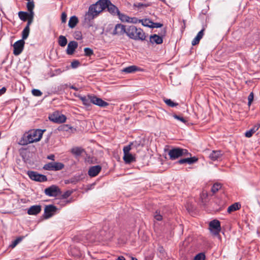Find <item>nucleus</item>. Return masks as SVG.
<instances>
[{
	"label": "nucleus",
	"instance_id": "1",
	"mask_svg": "<svg viewBox=\"0 0 260 260\" xmlns=\"http://www.w3.org/2000/svg\"><path fill=\"white\" fill-rule=\"evenodd\" d=\"M109 4H111L110 0H99L95 4L90 5L84 16L85 21L89 23L101 12L107 9Z\"/></svg>",
	"mask_w": 260,
	"mask_h": 260
},
{
	"label": "nucleus",
	"instance_id": "2",
	"mask_svg": "<svg viewBox=\"0 0 260 260\" xmlns=\"http://www.w3.org/2000/svg\"><path fill=\"white\" fill-rule=\"evenodd\" d=\"M45 131V129H38L25 134L20 140L19 144L21 145H26L33 142H38L42 138L43 133Z\"/></svg>",
	"mask_w": 260,
	"mask_h": 260
},
{
	"label": "nucleus",
	"instance_id": "3",
	"mask_svg": "<svg viewBox=\"0 0 260 260\" xmlns=\"http://www.w3.org/2000/svg\"><path fill=\"white\" fill-rule=\"evenodd\" d=\"M131 39L144 41L146 39V36L141 28H137L135 26H131Z\"/></svg>",
	"mask_w": 260,
	"mask_h": 260
},
{
	"label": "nucleus",
	"instance_id": "4",
	"mask_svg": "<svg viewBox=\"0 0 260 260\" xmlns=\"http://www.w3.org/2000/svg\"><path fill=\"white\" fill-rule=\"evenodd\" d=\"M166 28H164L161 30L160 32L159 33V35L156 34H154L151 35L149 38V42L152 44H154V43L156 44H161L163 42V37L165 36L166 35Z\"/></svg>",
	"mask_w": 260,
	"mask_h": 260
},
{
	"label": "nucleus",
	"instance_id": "5",
	"mask_svg": "<svg viewBox=\"0 0 260 260\" xmlns=\"http://www.w3.org/2000/svg\"><path fill=\"white\" fill-rule=\"evenodd\" d=\"M64 167V165L60 162H50L45 164L43 169L47 171H57L63 169Z\"/></svg>",
	"mask_w": 260,
	"mask_h": 260
},
{
	"label": "nucleus",
	"instance_id": "6",
	"mask_svg": "<svg viewBox=\"0 0 260 260\" xmlns=\"http://www.w3.org/2000/svg\"><path fill=\"white\" fill-rule=\"evenodd\" d=\"M209 229L213 235H218L221 230L220 222L217 219L212 220L209 222Z\"/></svg>",
	"mask_w": 260,
	"mask_h": 260
},
{
	"label": "nucleus",
	"instance_id": "7",
	"mask_svg": "<svg viewBox=\"0 0 260 260\" xmlns=\"http://www.w3.org/2000/svg\"><path fill=\"white\" fill-rule=\"evenodd\" d=\"M44 193L49 197H57L61 195V191L59 187L56 185H52L44 190Z\"/></svg>",
	"mask_w": 260,
	"mask_h": 260
},
{
	"label": "nucleus",
	"instance_id": "8",
	"mask_svg": "<svg viewBox=\"0 0 260 260\" xmlns=\"http://www.w3.org/2000/svg\"><path fill=\"white\" fill-rule=\"evenodd\" d=\"M27 174L30 179L36 181L43 182L47 180L46 176L39 174L37 172L28 171Z\"/></svg>",
	"mask_w": 260,
	"mask_h": 260
},
{
	"label": "nucleus",
	"instance_id": "9",
	"mask_svg": "<svg viewBox=\"0 0 260 260\" xmlns=\"http://www.w3.org/2000/svg\"><path fill=\"white\" fill-rule=\"evenodd\" d=\"M49 119L54 123H61L64 122L67 118L65 115L55 112L49 116Z\"/></svg>",
	"mask_w": 260,
	"mask_h": 260
},
{
	"label": "nucleus",
	"instance_id": "10",
	"mask_svg": "<svg viewBox=\"0 0 260 260\" xmlns=\"http://www.w3.org/2000/svg\"><path fill=\"white\" fill-rule=\"evenodd\" d=\"M58 209L53 205H46L44 209L43 216L45 219L51 217L57 211Z\"/></svg>",
	"mask_w": 260,
	"mask_h": 260
},
{
	"label": "nucleus",
	"instance_id": "11",
	"mask_svg": "<svg viewBox=\"0 0 260 260\" xmlns=\"http://www.w3.org/2000/svg\"><path fill=\"white\" fill-rule=\"evenodd\" d=\"M25 42L23 40H20L16 41L13 45V54L16 55H19L23 51Z\"/></svg>",
	"mask_w": 260,
	"mask_h": 260
},
{
	"label": "nucleus",
	"instance_id": "12",
	"mask_svg": "<svg viewBox=\"0 0 260 260\" xmlns=\"http://www.w3.org/2000/svg\"><path fill=\"white\" fill-rule=\"evenodd\" d=\"M126 29L125 26L121 24H117L113 30V35H121L126 34V35L130 37V33Z\"/></svg>",
	"mask_w": 260,
	"mask_h": 260
},
{
	"label": "nucleus",
	"instance_id": "13",
	"mask_svg": "<svg viewBox=\"0 0 260 260\" xmlns=\"http://www.w3.org/2000/svg\"><path fill=\"white\" fill-rule=\"evenodd\" d=\"M91 103L100 106L101 107H106L109 105V103L103 101L102 99L98 98L96 96L91 94L90 97Z\"/></svg>",
	"mask_w": 260,
	"mask_h": 260
},
{
	"label": "nucleus",
	"instance_id": "14",
	"mask_svg": "<svg viewBox=\"0 0 260 260\" xmlns=\"http://www.w3.org/2000/svg\"><path fill=\"white\" fill-rule=\"evenodd\" d=\"M168 155L171 160H175L182 156L181 154L180 148L176 147L169 150Z\"/></svg>",
	"mask_w": 260,
	"mask_h": 260
},
{
	"label": "nucleus",
	"instance_id": "15",
	"mask_svg": "<svg viewBox=\"0 0 260 260\" xmlns=\"http://www.w3.org/2000/svg\"><path fill=\"white\" fill-rule=\"evenodd\" d=\"M223 153L221 150H213L209 154V158L212 161L219 160L222 159Z\"/></svg>",
	"mask_w": 260,
	"mask_h": 260
},
{
	"label": "nucleus",
	"instance_id": "16",
	"mask_svg": "<svg viewBox=\"0 0 260 260\" xmlns=\"http://www.w3.org/2000/svg\"><path fill=\"white\" fill-rule=\"evenodd\" d=\"M101 170L102 167L99 165L92 166L89 169L88 174L91 177H95L98 175Z\"/></svg>",
	"mask_w": 260,
	"mask_h": 260
},
{
	"label": "nucleus",
	"instance_id": "17",
	"mask_svg": "<svg viewBox=\"0 0 260 260\" xmlns=\"http://www.w3.org/2000/svg\"><path fill=\"white\" fill-rule=\"evenodd\" d=\"M198 160V158L196 156L190 157L185 158H182L176 162L177 164H188L189 165L193 164Z\"/></svg>",
	"mask_w": 260,
	"mask_h": 260
},
{
	"label": "nucleus",
	"instance_id": "18",
	"mask_svg": "<svg viewBox=\"0 0 260 260\" xmlns=\"http://www.w3.org/2000/svg\"><path fill=\"white\" fill-rule=\"evenodd\" d=\"M78 47V43L75 41H71L68 44L66 50L67 54L72 55L74 53L76 49Z\"/></svg>",
	"mask_w": 260,
	"mask_h": 260
},
{
	"label": "nucleus",
	"instance_id": "19",
	"mask_svg": "<svg viewBox=\"0 0 260 260\" xmlns=\"http://www.w3.org/2000/svg\"><path fill=\"white\" fill-rule=\"evenodd\" d=\"M123 159L126 164H130V144L124 147Z\"/></svg>",
	"mask_w": 260,
	"mask_h": 260
},
{
	"label": "nucleus",
	"instance_id": "20",
	"mask_svg": "<svg viewBox=\"0 0 260 260\" xmlns=\"http://www.w3.org/2000/svg\"><path fill=\"white\" fill-rule=\"evenodd\" d=\"M41 211V206L34 205L31 206L27 210V214L29 215H36Z\"/></svg>",
	"mask_w": 260,
	"mask_h": 260
},
{
	"label": "nucleus",
	"instance_id": "21",
	"mask_svg": "<svg viewBox=\"0 0 260 260\" xmlns=\"http://www.w3.org/2000/svg\"><path fill=\"white\" fill-rule=\"evenodd\" d=\"M260 128V122L256 124L252 128L245 133V136L247 138H250Z\"/></svg>",
	"mask_w": 260,
	"mask_h": 260
},
{
	"label": "nucleus",
	"instance_id": "22",
	"mask_svg": "<svg viewBox=\"0 0 260 260\" xmlns=\"http://www.w3.org/2000/svg\"><path fill=\"white\" fill-rule=\"evenodd\" d=\"M144 142V140L141 137H138L134 141L131 140V149L134 147H137L139 146H143Z\"/></svg>",
	"mask_w": 260,
	"mask_h": 260
},
{
	"label": "nucleus",
	"instance_id": "23",
	"mask_svg": "<svg viewBox=\"0 0 260 260\" xmlns=\"http://www.w3.org/2000/svg\"><path fill=\"white\" fill-rule=\"evenodd\" d=\"M91 94H88L87 96H82L80 100L82 102L83 104L87 108H89L91 106V101L90 97Z\"/></svg>",
	"mask_w": 260,
	"mask_h": 260
},
{
	"label": "nucleus",
	"instance_id": "24",
	"mask_svg": "<svg viewBox=\"0 0 260 260\" xmlns=\"http://www.w3.org/2000/svg\"><path fill=\"white\" fill-rule=\"evenodd\" d=\"M204 30H205V29L203 28L198 33L196 37L192 41L191 44L192 46H194L199 43L200 41L203 38V37L204 36Z\"/></svg>",
	"mask_w": 260,
	"mask_h": 260
},
{
	"label": "nucleus",
	"instance_id": "25",
	"mask_svg": "<svg viewBox=\"0 0 260 260\" xmlns=\"http://www.w3.org/2000/svg\"><path fill=\"white\" fill-rule=\"evenodd\" d=\"M107 11L113 15H117L118 13L120 12L117 7L112 4L111 2V4H109L107 8Z\"/></svg>",
	"mask_w": 260,
	"mask_h": 260
},
{
	"label": "nucleus",
	"instance_id": "26",
	"mask_svg": "<svg viewBox=\"0 0 260 260\" xmlns=\"http://www.w3.org/2000/svg\"><path fill=\"white\" fill-rule=\"evenodd\" d=\"M79 20L77 17H76V16H73L71 17L70 18L68 23V25L70 28H73L76 26Z\"/></svg>",
	"mask_w": 260,
	"mask_h": 260
},
{
	"label": "nucleus",
	"instance_id": "27",
	"mask_svg": "<svg viewBox=\"0 0 260 260\" xmlns=\"http://www.w3.org/2000/svg\"><path fill=\"white\" fill-rule=\"evenodd\" d=\"M241 207V204L239 203H235L232 205H230L227 210V212L229 213H231L232 212L239 210Z\"/></svg>",
	"mask_w": 260,
	"mask_h": 260
},
{
	"label": "nucleus",
	"instance_id": "28",
	"mask_svg": "<svg viewBox=\"0 0 260 260\" xmlns=\"http://www.w3.org/2000/svg\"><path fill=\"white\" fill-rule=\"evenodd\" d=\"M150 6L149 4H145L141 3H135L133 5V9L136 11H141Z\"/></svg>",
	"mask_w": 260,
	"mask_h": 260
},
{
	"label": "nucleus",
	"instance_id": "29",
	"mask_svg": "<svg viewBox=\"0 0 260 260\" xmlns=\"http://www.w3.org/2000/svg\"><path fill=\"white\" fill-rule=\"evenodd\" d=\"M71 151L75 156H79L84 151V150L81 147H75L73 148Z\"/></svg>",
	"mask_w": 260,
	"mask_h": 260
},
{
	"label": "nucleus",
	"instance_id": "30",
	"mask_svg": "<svg viewBox=\"0 0 260 260\" xmlns=\"http://www.w3.org/2000/svg\"><path fill=\"white\" fill-rule=\"evenodd\" d=\"M58 43L61 47H64L67 44L68 40L64 36L61 35L58 37Z\"/></svg>",
	"mask_w": 260,
	"mask_h": 260
},
{
	"label": "nucleus",
	"instance_id": "31",
	"mask_svg": "<svg viewBox=\"0 0 260 260\" xmlns=\"http://www.w3.org/2000/svg\"><path fill=\"white\" fill-rule=\"evenodd\" d=\"M30 31L29 26H26L22 32V39L23 41L26 40L29 35Z\"/></svg>",
	"mask_w": 260,
	"mask_h": 260
},
{
	"label": "nucleus",
	"instance_id": "32",
	"mask_svg": "<svg viewBox=\"0 0 260 260\" xmlns=\"http://www.w3.org/2000/svg\"><path fill=\"white\" fill-rule=\"evenodd\" d=\"M71 202V200L61 199V198L59 200L56 199L55 201V203L56 204H58L60 205V206L63 207L66 206L67 204H69Z\"/></svg>",
	"mask_w": 260,
	"mask_h": 260
},
{
	"label": "nucleus",
	"instance_id": "33",
	"mask_svg": "<svg viewBox=\"0 0 260 260\" xmlns=\"http://www.w3.org/2000/svg\"><path fill=\"white\" fill-rule=\"evenodd\" d=\"M140 21H141L142 24L143 26L148 27L149 28H151V25H152V23L153 21L151 19H142V20H140Z\"/></svg>",
	"mask_w": 260,
	"mask_h": 260
},
{
	"label": "nucleus",
	"instance_id": "34",
	"mask_svg": "<svg viewBox=\"0 0 260 260\" xmlns=\"http://www.w3.org/2000/svg\"><path fill=\"white\" fill-rule=\"evenodd\" d=\"M221 184L219 183H215L213 185L211 190L213 193H215L221 188Z\"/></svg>",
	"mask_w": 260,
	"mask_h": 260
},
{
	"label": "nucleus",
	"instance_id": "35",
	"mask_svg": "<svg viewBox=\"0 0 260 260\" xmlns=\"http://www.w3.org/2000/svg\"><path fill=\"white\" fill-rule=\"evenodd\" d=\"M164 101L166 105L170 107H174L178 105V103L174 102L171 99H164Z\"/></svg>",
	"mask_w": 260,
	"mask_h": 260
},
{
	"label": "nucleus",
	"instance_id": "36",
	"mask_svg": "<svg viewBox=\"0 0 260 260\" xmlns=\"http://www.w3.org/2000/svg\"><path fill=\"white\" fill-rule=\"evenodd\" d=\"M19 18L23 21H26L27 20V17L28 12L24 11H20L18 12Z\"/></svg>",
	"mask_w": 260,
	"mask_h": 260
},
{
	"label": "nucleus",
	"instance_id": "37",
	"mask_svg": "<svg viewBox=\"0 0 260 260\" xmlns=\"http://www.w3.org/2000/svg\"><path fill=\"white\" fill-rule=\"evenodd\" d=\"M26 7L28 11V13H34V9L35 7V4L33 1H28V2L27 3Z\"/></svg>",
	"mask_w": 260,
	"mask_h": 260
},
{
	"label": "nucleus",
	"instance_id": "38",
	"mask_svg": "<svg viewBox=\"0 0 260 260\" xmlns=\"http://www.w3.org/2000/svg\"><path fill=\"white\" fill-rule=\"evenodd\" d=\"M34 15H35L34 13H31V12L28 13L27 17V22L26 26H29L31 25V24L32 23Z\"/></svg>",
	"mask_w": 260,
	"mask_h": 260
},
{
	"label": "nucleus",
	"instance_id": "39",
	"mask_svg": "<svg viewBox=\"0 0 260 260\" xmlns=\"http://www.w3.org/2000/svg\"><path fill=\"white\" fill-rule=\"evenodd\" d=\"M117 15L118 16L119 18L122 22H129V20L130 17L128 16L124 15L123 14L121 13L120 12L118 13Z\"/></svg>",
	"mask_w": 260,
	"mask_h": 260
},
{
	"label": "nucleus",
	"instance_id": "40",
	"mask_svg": "<svg viewBox=\"0 0 260 260\" xmlns=\"http://www.w3.org/2000/svg\"><path fill=\"white\" fill-rule=\"evenodd\" d=\"M24 238L23 236H20L17 237L14 241H13L12 244L10 245V246L12 248L15 247L19 243H20Z\"/></svg>",
	"mask_w": 260,
	"mask_h": 260
},
{
	"label": "nucleus",
	"instance_id": "41",
	"mask_svg": "<svg viewBox=\"0 0 260 260\" xmlns=\"http://www.w3.org/2000/svg\"><path fill=\"white\" fill-rule=\"evenodd\" d=\"M173 117L175 119L180 121L181 122H182L183 123L186 124L187 122V120H186L185 118H184L183 117H182L181 115H178L177 114H174L173 115Z\"/></svg>",
	"mask_w": 260,
	"mask_h": 260
},
{
	"label": "nucleus",
	"instance_id": "42",
	"mask_svg": "<svg viewBox=\"0 0 260 260\" xmlns=\"http://www.w3.org/2000/svg\"><path fill=\"white\" fill-rule=\"evenodd\" d=\"M206 256L204 253L201 252L197 254L194 257L193 260H205Z\"/></svg>",
	"mask_w": 260,
	"mask_h": 260
},
{
	"label": "nucleus",
	"instance_id": "43",
	"mask_svg": "<svg viewBox=\"0 0 260 260\" xmlns=\"http://www.w3.org/2000/svg\"><path fill=\"white\" fill-rule=\"evenodd\" d=\"M72 127L68 124H63L58 127V129L60 131H68Z\"/></svg>",
	"mask_w": 260,
	"mask_h": 260
},
{
	"label": "nucleus",
	"instance_id": "44",
	"mask_svg": "<svg viewBox=\"0 0 260 260\" xmlns=\"http://www.w3.org/2000/svg\"><path fill=\"white\" fill-rule=\"evenodd\" d=\"M85 55L90 57L93 54V51L89 48H85L84 49Z\"/></svg>",
	"mask_w": 260,
	"mask_h": 260
},
{
	"label": "nucleus",
	"instance_id": "45",
	"mask_svg": "<svg viewBox=\"0 0 260 260\" xmlns=\"http://www.w3.org/2000/svg\"><path fill=\"white\" fill-rule=\"evenodd\" d=\"M144 69L138 67L136 66H131V73H135L136 72H143Z\"/></svg>",
	"mask_w": 260,
	"mask_h": 260
},
{
	"label": "nucleus",
	"instance_id": "46",
	"mask_svg": "<svg viewBox=\"0 0 260 260\" xmlns=\"http://www.w3.org/2000/svg\"><path fill=\"white\" fill-rule=\"evenodd\" d=\"M154 218L157 221H161L162 219V215L160 214V211L156 210L154 215Z\"/></svg>",
	"mask_w": 260,
	"mask_h": 260
},
{
	"label": "nucleus",
	"instance_id": "47",
	"mask_svg": "<svg viewBox=\"0 0 260 260\" xmlns=\"http://www.w3.org/2000/svg\"><path fill=\"white\" fill-rule=\"evenodd\" d=\"M72 191L70 190H67L65 192H64L62 194H61V199H66L69 198L72 194Z\"/></svg>",
	"mask_w": 260,
	"mask_h": 260
},
{
	"label": "nucleus",
	"instance_id": "48",
	"mask_svg": "<svg viewBox=\"0 0 260 260\" xmlns=\"http://www.w3.org/2000/svg\"><path fill=\"white\" fill-rule=\"evenodd\" d=\"M32 94L36 96H41L43 93L39 89H34L31 91Z\"/></svg>",
	"mask_w": 260,
	"mask_h": 260
},
{
	"label": "nucleus",
	"instance_id": "49",
	"mask_svg": "<svg viewBox=\"0 0 260 260\" xmlns=\"http://www.w3.org/2000/svg\"><path fill=\"white\" fill-rule=\"evenodd\" d=\"M181 156H191V154L188 152L186 149H183L180 148Z\"/></svg>",
	"mask_w": 260,
	"mask_h": 260
},
{
	"label": "nucleus",
	"instance_id": "50",
	"mask_svg": "<svg viewBox=\"0 0 260 260\" xmlns=\"http://www.w3.org/2000/svg\"><path fill=\"white\" fill-rule=\"evenodd\" d=\"M253 98H254V94L252 92H251L249 94V95L248 96V106L249 107H250V105H251V103H252V101H253Z\"/></svg>",
	"mask_w": 260,
	"mask_h": 260
},
{
	"label": "nucleus",
	"instance_id": "51",
	"mask_svg": "<svg viewBox=\"0 0 260 260\" xmlns=\"http://www.w3.org/2000/svg\"><path fill=\"white\" fill-rule=\"evenodd\" d=\"M75 38L76 40H80L82 39V35L81 31H77L75 32Z\"/></svg>",
	"mask_w": 260,
	"mask_h": 260
},
{
	"label": "nucleus",
	"instance_id": "52",
	"mask_svg": "<svg viewBox=\"0 0 260 260\" xmlns=\"http://www.w3.org/2000/svg\"><path fill=\"white\" fill-rule=\"evenodd\" d=\"M80 64V62L77 60H75L71 62V67L73 69L77 68Z\"/></svg>",
	"mask_w": 260,
	"mask_h": 260
},
{
	"label": "nucleus",
	"instance_id": "53",
	"mask_svg": "<svg viewBox=\"0 0 260 260\" xmlns=\"http://www.w3.org/2000/svg\"><path fill=\"white\" fill-rule=\"evenodd\" d=\"M162 26H163V24L162 23L152 22L151 28H159V27H161Z\"/></svg>",
	"mask_w": 260,
	"mask_h": 260
},
{
	"label": "nucleus",
	"instance_id": "54",
	"mask_svg": "<svg viewBox=\"0 0 260 260\" xmlns=\"http://www.w3.org/2000/svg\"><path fill=\"white\" fill-rule=\"evenodd\" d=\"M67 15L65 12H63L61 16V20L62 23H65L67 21Z\"/></svg>",
	"mask_w": 260,
	"mask_h": 260
},
{
	"label": "nucleus",
	"instance_id": "55",
	"mask_svg": "<svg viewBox=\"0 0 260 260\" xmlns=\"http://www.w3.org/2000/svg\"><path fill=\"white\" fill-rule=\"evenodd\" d=\"M77 182V180L75 178H71L70 179L67 180V182H66V183H73V184H76Z\"/></svg>",
	"mask_w": 260,
	"mask_h": 260
},
{
	"label": "nucleus",
	"instance_id": "56",
	"mask_svg": "<svg viewBox=\"0 0 260 260\" xmlns=\"http://www.w3.org/2000/svg\"><path fill=\"white\" fill-rule=\"evenodd\" d=\"M47 158L50 160H54L55 155L54 154H50L47 156Z\"/></svg>",
	"mask_w": 260,
	"mask_h": 260
},
{
	"label": "nucleus",
	"instance_id": "57",
	"mask_svg": "<svg viewBox=\"0 0 260 260\" xmlns=\"http://www.w3.org/2000/svg\"><path fill=\"white\" fill-rule=\"evenodd\" d=\"M6 88L5 87H3L1 89H0V95H2L4 93H5L6 91Z\"/></svg>",
	"mask_w": 260,
	"mask_h": 260
},
{
	"label": "nucleus",
	"instance_id": "58",
	"mask_svg": "<svg viewBox=\"0 0 260 260\" xmlns=\"http://www.w3.org/2000/svg\"><path fill=\"white\" fill-rule=\"evenodd\" d=\"M136 161V155L131 153V163Z\"/></svg>",
	"mask_w": 260,
	"mask_h": 260
},
{
	"label": "nucleus",
	"instance_id": "59",
	"mask_svg": "<svg viewBox=\"0 0 260 260\" xmlns=\"http://www.w3.org/2000/svg\"><path fill=\"white\" fill-rule=\"evenodd\" d=\"M123 71L126 73H130V66L125 68V69H123Z\"/></svg>",
	"mask_w": 260,
	"mask_h": 260
},
{
	"label": "nucleus",
	"instance_id": "60",
	"mask_svg": "<svg viewBox=\"0 0 260 260\" xmlns=\"http://www.w3.org/2000/svg\"><path fill=\"white\" fill-rule=\"evenodd\" d=\"M69 87H70V88L74 89L76 91H78V88H77L76 87L74 86V85H69Z\"/></svg>",
	"mask_w": 260,
	"mask_h": 260
},
{
	"label": "nucleus",
	"instance_id": "61",
	"mask_svg": "<svg viewBox=\"0 0 260 260\" xmlns=\"http://www.w3.org/2000/svg\"><path fill=\"white\" fill-rule=\"evenodd\" d=\"M68 86V85L67 84H65L64 85H60V89H65L66 87H67Z\"/></svg>",
	"mask_w": 260,
	"mask_h": 260
},
{
	"label": "nucleus",
	"instance_id": "62",
	"mask_svg": "<svg viewBox=\"0 0 260 260\" xmlns=\"http://www.w3.org/2000/svg\"><path fill=\"white\" fill-rule=\"evenodd\" d=\"M115 260H125V259L123 256H119Z\"/></svg>",
	"mask_w": 260,
	"mask_h": 260
},
{
	"label": "nucleus",
	"instance_id": "63",
	"mask_svg": "<svg viewBox=\"0 0 260 260\" xmlns=\"http://www.w3.org/2000/svg\"><path fill=\"white\" fill-rule=\"evenodd\" d=\"M74 95L76 96V97H77L79 99H80V97L82 96V95H80L79 94L77 93H74Z\"/></svg>",
	"mask_w": 260,
	"mask_h": 260
},
{
	"label": "nucleus",
	"instance_id": "64",
	"mask_svg": "<svg viewBox=\"0 0 260 260\" xmlns=\"http://www.w3.org/2000/svg\"><path fill=\"white\" fill-rule=\"evenodd\" d=\"M183 25L182 26V28L183 29H184L185 28V21L184 20H183Z\"/></svg>",
	"mask_w": 260,
	"mask_h": 260
}]
</instances>
